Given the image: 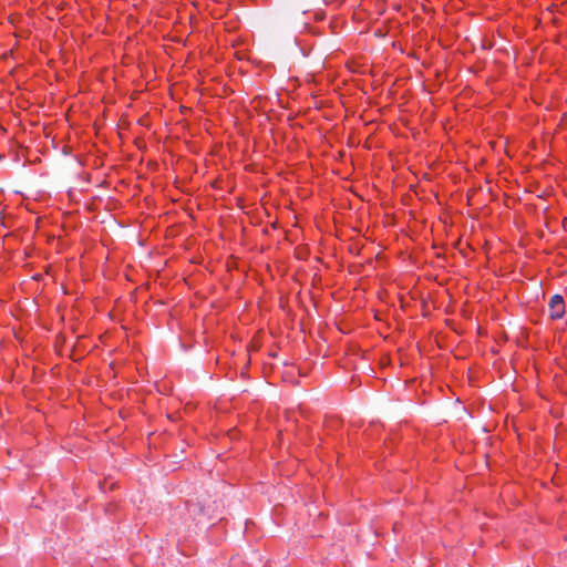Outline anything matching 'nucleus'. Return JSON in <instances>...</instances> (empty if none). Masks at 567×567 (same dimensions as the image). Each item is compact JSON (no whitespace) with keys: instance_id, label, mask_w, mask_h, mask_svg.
<instances>
[{"instance_id":"nucleus-1","label":"nucleus","mask_w":567,"mask_h":567,"mask_svg":"<svg viewBox=\"0 0 567 567\" xmlns=\"http://www.w3.org/2000/svg\"><path fill=\"white\" fill-rule=\"evenodd\" d=\"M549 316L551 319H560L565 313V301L560 295H555L549 300Z\"/></svg>"},{"instance_id":"nucleus-2","label":"nucleus","mask_w":567,"mask_h":567,"mask_svg":"<svg viewBox=\"0 0 567 567\" xmlns=\"http://www.w3.org/2000/svg\"><path fill=\"white\" fill-rule=\"evenodd\" d=\"M205 503H207V506H204L199 503L195 505L198 507V513L203 516H207L209 519L215 518V515H213L212 509V507L215 506V502H212L209 498H206Z\"/></svg>"}]
</instances>
